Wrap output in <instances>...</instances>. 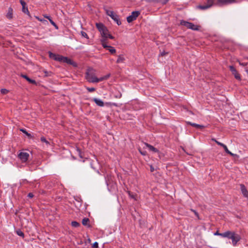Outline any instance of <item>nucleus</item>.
<instances>
[{
    "mask_svg": "<svg viewBox=\"0 0 248 248\" xmlns=\"http://www.w3.org/2000/svg\"><path fill=\"white\" fill-rule=\"evenodd\" d=\"M6 17L10 19L13 18V9L11 7L8 8V12L6 15Z\"/></svg>",
    "mask_w": 248,
    "mask_h": 248,
    "instance_id": "obj_16",
    "label": "nucleus"
},
{
    "mask_svg": "<svg viewBox=\"0 0 248 248\" xmlns=\"http://www.w3.org/2000/svg\"><path fill=\"white\" fill-rule=\"evenodd\" d=\"M77 150L78 151V153H79V155H80V156L81 157H82L81 155V151L79 150V148H77Z\"/></svg>",
    "mask_w": 248,
    "mask_h": 248,
    "instance_id": "obj_52",
    "label": "nucleus"
},
{
    "mask_svg": "<svg viewBox=\"0 0 248 248\" xmlns=\"http://www.w3.org/2000/svg\"><path fill=\"white\" fill-rule=\"evenodd\" d=\"M44 73H45V77H49V76H51V75H52V72H48L46 70H44Z\"/></svg>",
    "mask_w": 248,
    "mask_h": 248,
    "instance_id": "obj_29",
    "label": "nucleus"
},
{
    "mask_svg": "<svg viewBox=\"0 0 248 248\" xmlns=\"http://www.w3.org/2000/svg\"><path fill=\"white\" fill-rule=\"evenodd\" d=\"M107 15L111 17L115 22H116L118 25L121 24V22L120 21L119 16L115 14L113 11L108 10H106Z\"/></svg>",
    "mask_w": 248,
    "mask_h": 248,
    "instance_id": "obj_3",
    "label": "nucleus"
},
{
    "mask_svg": "<svg viewBox=\"0 0 248 248\" xmlns=\"http://www.w3.org/2000/svg\"><path fill=\"white\" fill-rule=\"evenodd\" d=\"M108 38H109L111 39H113L114 38V37L113 36H112L111 34H110L109 33L108 34Z\"/></svg>",
    "mask_w": 248,
    "mask_h": 248,
    "instance_id": "obj_45",
    "label": "nucleus"
},
{
    "mask_svg": "<svg viewBox=\"0 0 248 248\" xmlns=\"http://www.w3.org/2000/svg\"><path fill=\"white\" fill-rule=\"evenodd\" d=\"M109 76L110 75L108 74L100 78H97L95 76V70L92 68H88L86 72V79L88 81L92 83L98 82L106 80Z\"/></svg>",
    "mask_w": 248,
    "mask_h": 248,
    "instance_id": "obj_1",
    "label": "nucleus"
},
{
    "mask_svg": "<svg viewBox=\"0 0 248 248\" xmlns=\"http://www.w3.org/2000/svg\"><path fill=\"white\" fill-rule=\"evenodd\" d=\"M221 147H222L224 148V149L226 153H228L230 151L228 150L227 147L225 144H223V146H222Z\"/></svg>",
    "mask_w": 248,
    "mask_h": 248,
    "instance_id": "obj_36",
    "label": "nucleus"
},
{
    "mask_svg": "<svg viewBox=\"0 0 248 248\" xmlns=\"http://www.w3.org/2000/svg\"><path fill=\"white\" fill-rule=\"evenodd\" d=\"M71 225L74 227H78L80 226V224L76 221H73L71 222Z\"/></svg>",
    "mask_w": 248,
    "mask_h": 248,
    "instance_id": "obj_25",
    "label": "nucleus"
},
{
    "mask_svg": "<svg viewBox=\"0 0 248 248\" xmlns=\"http://www.w3.org/2000/svg\"><path fill=\"white\" fill-rule=\"evenodd\" d=\"M246 72H247V73L248 74V70H246Z\"/></svg>",
    "mask_w": 248,
    "mask_h": 248,
    "instance_id": "obj_53",
    "label": "nucleus"
},
{
    "mask_svg": "<svg viewBox=\"0 0 248 248\" xmlns=\"http://www.w3.org/2000/svg\"><path fill=\"white\" fill-rule=\"evenodd\" d=\"M140 12L139 11H134L132 12L131 15L127 17V21L130 23L136 19L137 17L140 15Z\"/></svg>",
    "mask_w": 248,
    "mask_h": 248,
    "instance_id": "obj_5",
    "label": "nucleus"
},
{
    "mask_svg": "<svg viewBox=\"0 0 248 248\" xmlns=\"http://www.w3.org/2000/svg\"><path fill=\"white\" fill-rule=\"evenodd\" d=\"M81 34L83 37H85L86 38H88V36L85 32L82 31H81Z\"/></svg>",
    "mask_w": 248,
    "mask_h": 248,
    "instance_id": "obj_35",
    "label": "nucleus"
},
{
    "mask_svg": "<svg viewBox=\"0 0 248 248\" xmlns=\"http://www.w3.org/2000/svg\"><path fill=\"white\" fill-rule=\"evenodd\" d=\"M20 2L22 5V7L24 6H26V3L23 0H20Z\"/></svg>",
    "mask_w": 248,
    "mask_h": 248,
    "instance_id": "obj_41",
    "label": "nucleus"
},
{
    "mask_svg": "<svg viewBox=\"0 0 248 248\" xmlns=\"http://www.w3.org/2000/svg\"><path fill=\"white\" fill-rule=\"evenodd\" d=\"M20 131L26 134L29 139H32L33 136L29 133H28L26 129L23 128L20 129Z\"/></svg>",
    "mask_w": 248,
    "mask_h": 248,
    "instance_id": "obj_19",
    "label": "nucleus"
},
{
    "mask_svg": "<svg viewBox=\"0 0 248 248\" xmlns=\"http://www.w3.org/2000/svg\"><path fill=\"white\" fill-rule=\"evenodd\" d=\"M124 57H123L121 56H119L116 62H117V63H120V62H123L124 61Z\"/></svg>",
    "mask_w": 248,
    "mask_h": 248,
    "instance_id": "obj_27",
    "label": "nucleus"
},
{
    "mask_svg": "<svg viewBox=\"0 0 248 248\" xmlns=\"http://www.w3.org/2000/svg\"><path fill=\"white\" fill-rule=\"evenodd\" d=\"M181 24L185 26L188 29H192L193 30H198V26L194 25L192 23L185 21H182L181 22Z\"/></svg>",
    "mask_w": 248,
    "mask_h": 248,
    "instance_id": "obj_4",
    "label": "nucleus"
},
{
    "mask_svg": "<svg viewBox=\"0 0 248 248\" xmlns=\"http://www.w3.org/2000/svg\"><path fill=\"white\" fill-rule=\"evenodd\" d=\"M22 10L23 13L27 14L30 17H31V16L30 15V12L28 10L27 6H23Z\"/></svg>",
    "mask_w": 248,
    "mask_h": 248,
    "instance_id": "obj_20",
    "label": "nucleus"
},
{
    "mask_svg": "<svg viewBox=\"0 0 248 248\" xmlns=\"http://www.w3.org/2000/svg\"><path fill=\"white\" fill-rule=\"evenodd\" d=\"M108 33V31L106 27L104 28L101 31H100V34L103 38H107Z\"/></svg>",
    "mask_w": 248,
    "mask_h": 248,
    "instance_id": "obj_9",
    "label": "nucleus"
},
{
    "mask_svg": "<svg viewBox=\"0 0 248 248\" xmlns=\"http://www.w3.org/2000/svg\"><path fill=\"white\" fill-rule=\"evenodd\" d=\"M227 154L231 155V156H236V157L238 156V155H237L234 154L232 153V152H231L230 151H229Z\"/></svg>",
    "mask_w": 248,
    "mask_h": 248,
    "instance_id": "obj_42",
    "label": "nucleus"
},
{
    "mask_svg": "<svg viewBox=\"0 0 248 248\" xmlns=\"http://www.w3.org/2000/svg\"><path fill=\"white\" fill-rule=\"evenodd\" d=\"M195 214V215L197 216V217H198L199 216V215H198V213L195 210H191Z\"/></svg>",
    "mask_w": 248,
    "mask_h": 248,
    "instance_id": "obj_49",
    "label": "nucleus"
},
{
    "mask_svg": "<svg viewBox=\"0 0 248 248\" xmlns=\"http://www.w3.org/2000/svg\"><path fill=\"white\" fill-rule=\"evenodd\" d=\"M214 0H207L206 5L208 6L209 8L213 5Z\"/></svg>",
    "mask_w": 248,
    "mask_h": 248,
    "instance_id": "obj_24",
    "label": "nucleus"
},
{
    "mask_svg": "<svg viewBox=\"0 0 248 248\" xmlns=\"http://www.w3.org/2000/svg\"><path fill=\"white\" fill-rule=\"evenodd\" d=\"M16 234L19 235V236H22V237H24V233L20 230H18L16 231Z\"/></svg>",
    "mask_w": 248,
    "mask_h": 248,
    "instance_id": "obj_28",
    "label": "nucleus"
},
{
    "mask_svg": "<svg viewBox=\"0 0 248 248\" xmlns=\"http://www.w3.org/2000/svg\"><path fill=\"white\" fill-rule=\"evenodd\" d=\"M221 236L227 237L232 240V243L233 246H235L237 242L241 239V236L238 234L234 232L228 231L223 233H221Z\"/></svg>",
    "mask_w": 248,
    "mask_h": 248,
    "instance_id": "obj_2",
    "label": "nucleus"
},
{
    "mask_svg": "<svg viewBox=\"0 0 248 248\" xmlns=\"http://www.w3.org/2000/svg\"><path fill=\"white\" fill-rule=\"evenodd\" d=\"M90 220L88 218L85 217L82 220V223L84 226H87L88 228L91 227V225L89 224Z\"/></svg>",
    "mask_w": 248,
    "mask_h": 248,
    "instance_id": "obj_13",
    "label": "nucleus"
},
{
    "mask_svg": "<svg viewBox=\"0 0 248 248\" xmlns=\"http://www.w3.org/2000/svg\"><path fill=\"white\" fill-rule=\"evenodd\" d=\"M221 233H219L218 231H217V232L215 233V235H220V236H221Z\"/></svg>",
    "mask_w": 248,
    "mask_h": 248,
    "instance_id": "obj_48",
    "label": "nucleus"
},
{
    "mask_svg": "<svg viewBox=\"0 0 248 248\" xmlns=\"http://www.w3.org/2000/svg\"><path fill=\"white\" fill-rule=\"evenodd\" d=\"M127 192H128L129 196L131 198L134 199V200H136V196H137L136 195L133 194L130 191H128Z\"/></svg>",
    "mask_w": 248,
    "mask_h": 248,
    "instance_id": "obj_30",
    "label": "nucleus"
},
{
    "mask_svg": "<svg viewBox=\"0 0 248 248\" xmlns=\"http://www.w3.org/2000/svg\"><path fill=\"white\" fill-rule=\"evenodd\" d=\"M21 77L25 78L29 83L37 85V83L35 80L31 79L27 75L21 74Z\"/></svg>",
    "mask_w": 248,
    "mask_h": 248,
    "instance_id": "obj_10",
    "label": "nucleus"
},
{
    "mask_svg": "<svg viewBox=\"0 0 248 248\" xmlns=\"http://www.w3.org/2000/svg\"><path fill=\"white\" fill-rule=\"evenodd\" d=\"M33 196H34V195L32 193H29L28 195V197L29 198H33Z\"/></svg>",
    "mask_w": 248,
    "mask_h": 248,
    "instance_id": "obj_44",
    "label": "nucleus"
},
{
    "mask_svg": "<svg viewBox=\"0 0 248 248\" xmlns=\"http://www.w3.org/2000/svg\"><path fill=\"white\" fill-rule=\"evenodd\" d=\"M227 154L231 155V156H236V157L238 156V155H237L234 154L232 153V152H231L230 151H229Z\"/></svg>",
    "mask_w": 248,
    "mask_h": 248,
    "instance_id": "obj_43",
    "label": "nucleus"
},
{
    "mask_svg": "<svg viewBox=\"0 0 248 248\" xmlns=\"http://www.w3.org/2000/svg\"><path fill=\"white\" fill-rule=\"evenodd\" d=\"M49 21L50 23L56 29H58V26L56 25V24L51 19H49Z\"/></svg>",
    "mask_w": 248,
    "mask_h": 248,
    "instance_id": "obj_33",
    "label": "nucleus"
},
{
    "mask_svg": "<svg viewBox=\"0 0 248 248\" xmlns=\"http://www.w3.org/2000/svg\"><path fill=\"white\" fill-rule=\"evenodd\" d=\"M48 53H49V57L50 58L54 60H55L56 59V57H57V55L54 54L50 51H49Z\"/></svg>",
    "mask_w": 248,
    "mask_h": 248,
    "instance_id": "obj_21",
    "label": "nucleus"
},
{
    "mask_svg": "<svg viewBox=\"0 0 248 248\" xmlns=\"http://www.w3.org/2000/svg\"><path fill=\"white\" fill-rule=\"evenodd\" d=\"M187 124H189V125H191V126H192L193 127H196L197 128H203L204 127V125L196 124L195 123H192L189 122H187Z\"/></svg>",
    "mask_w": 248,
    "mask_h": 248,
    "instance_id": "obj_15",
    "label": "nucleus"
},
{
    "mask_svg": "<svg viewBox=\"0 0 248 248\" xmlns=\"http://www.w3.org/2000/svg\"><path fill=\"white\" fill-rule=\"evenodd\" d=\"M197 8L199 9H200L201 10H205L207 8H209L208 6L206 4L204 5H198V6H197Z\"/></svg>",
    "mask_w": 248,
    "mask_h": 248,
    "instance_id": "obj_23",
    "label": "nucleus"
},
{
    "mask_svg": "<svg viewBox=\"0 0 248 248\" xmlns=\"http://www.w3.org/2000/svg\"><path fill=\"white\" fill-rule=\"evenodd\" d=\"M105 48H106L107 50L109 51V52L111 54H114L116 52V49L112 46H105Z\"/></svg>",
    "mask_w": 248,
    "mask_h": 248,
    "instance_id": "obj_17",
    "label": "nucleus"
},
{
    "mask_svg": "<svg viewBox=\"0 0 248 248\" xmlns=\"http://www.w3.org/2000/svg\"><path fill=\"white\" fill-rule=\"evenodd\" d=\"M212 140L216 142L218 145L221 146H223V143L217 141L215 139H212Z\"/></svg>",
    "mask_w": 248,
    "mask_h": 248,
    "instance_id": "obj_37",
    "label": "nucleus"
},
{
    "mask_svg": "<svg viewBox=\"0 0 248 248\" xmlns=\"http://www.w3.org/2000/svg\"><path fill=\"white\" fill-rule=\"evenodd\" d=\"M19 158L23 162H25L28 159L29 154L25 152H21L18 155Z\"/></svg>",
    "mask_w": 248,
    "mask_h": 248,
    "instance_id": "obj_7",
    "label": "nucleus"
},
{
    "mask_svg": "<svg viewBox=\"0 0 248 248\" xmlns=\"http://www.w3.org/2000/svg\"><path fill=\"white\" fill-rule=\"evenodd\" d=\"M166 54H168L167 52H166L165 51H164L163 52H162L160 54V55L161 56H164V55H165Z\"/></svg>",
    "mask_w": 248,
    "mask_h": 248,
    "instance_id": "obj_46",
    "label": "nucleus"
},
{
    "mask_svg": "<svg viewBox=\"0 0 248 248\" xmlns=\"http://www.w3.org/2000/svg\"><path fill=\"white\" fill-rule=\"evenodd\" d=\"M145 145L146 146V147H147L150 150L153 151V152H156V153H159V151H158V150L155 148L154 146H153L152 145L147 143H144Z\"/></svg>",
    "mask_w": 248,
    "mask_h": 248,
    "instance_id": "obj_12",
    "label": "nucleus"
},
{
    "mask_svg": "<svg viewBox=\"0 0 248 248\" xmlns=\"http://www.w3.org/2000/svg\"><path fill=\"white\" fill-rule=\"evenodd\" d=\"M40 140L42 142H45L46 144H49V142L44 137H42Z\"/></svg>",
    "mask_w": 248,
    "mask_h": 248,
    "instance_id": "obj_32",
    "label": "nucleus"
},
{
    "mask_svg": "<svg viewBox=\"0 0 248 248\" xmlns=\"http://www.w3.org/2000/svg\"><path fill=\"white\" fill-rule=\"evenodd\" d=\"M35 17L36 19H37L40 21L44 23L48 24V22L47 21V20H46L45 19H41L38 16H35Z\"/></svg>",
    "mask_w": 248,
    "mask_h": 248,
    "instance_id": "obj_31",
    "label": "nucleus"
},
{
    "mask_svg": "<svg viewBox=\"0 0 248 248\" xmlns=\"http://www.w3.org/2000/svg\"><path fill=\"white\" fill-rule=\"evenodd\" d=\"M106 39L107 38H103L101 40V44H102V46H103V47L105 48V46H108V45H107V43L106 42Z\"/></svg>",
    "mask_w": 248,
    "mask_h": 248,
    "instance_id": "obj_26",
    "label": "nucleus"
},
{
    "mask_svg": "<svg viewBox=\"0 0 248 248\" xmlns=\"http://www.w3.org/2000/svg\"><path fill=\"white\" fill-rule=\"evenodd\" d=\"M96 27L100 32L104 28L106 27L102 23H96Z\"/></svg>",
    "mask_w": 248,
    "mask_h": 248,
    "instance_id": "obj_18",
    "label": "nucleus"
},
{
    "mask_svg": "<svg viewBox=\"0 0 248 248\" xmlns=\"http://www.w3.org/2000/svg\"><path fill=\"white\" fill-rule=\"evenodd\" d=\"M63 62H65V63H66L70 65H71L73 66L74 67L77 66V64L75 62H74L73 60L68 58V57H64V58H63Z\"/></svg>",
    "mask_w": 248,
    "mask_h": 248,
    "instance_id": "obj_8",
    "label": "nucleus"
},
{
    "mask_svg": "<svg viewBox=\"0 0 248 248\" xmlns=\"http://www.w3.org/2000/svg\"><path fill=\"white\" fill-rule=\"evenodd\" d=\"M93 101L96 103V104L100 107H103L104 105V102L97 98H94L93 99Z\"/></svg>",
    "mask_w": 248,
    "mask_h": 248,
    "instance_id": "obj_14",
    "label": "nucleus"
},
{
    "mask_svg": "<svg viewBox=\"0 0 248 248\" xmlns=\"http://www.w3.org/2000/svg\"><path fill=\"white\" fill-rule=\"evenodd\" d=\"M150 170L151 172H153L154 171V167L152 166L150 167Z\"/></svg>",
    "mask_w": 248,
    "mask_h": 248,
    "instance_id": "obj_51",
    "label": "nucleus"
},
{
    "mask_svg": "<svg viewBox=\"0 0 248 248\" xmlns=\"http://www.w3.org/2000/svg\"><path fill=\"white\" fill-rule=\"evenodd\" d=\"M87 90L89 92H94L95 90V89L94 88H87Z\"/></svg>",
    "mask_w": 248,
    "mask_h": 248,
    "instance_id": "obj_39",
    "label": "nucleus"
},
{
    "mask_svg": "<svg viewBox=\"0 0 248 248\" xmlns=\"http://www.w3.org/2000/svg\"><path fill=\"white\" fill-rule=\"evenodd\" d=\"M0 92L2 94H5L9 92V91L6 89H1L0 90Z\"/></svg>",
    "mask_w": 248,
    "mask_h": 248,
    "instance_id": "obj_34",
    "label": "nucleus"
},
{
    "mask_svg": "<svg viewBox=\"0 0 248 248\" xmlns=\"http://www.w3.org/2000/svg\"><path fill=\"white\" fill-rule=\"evenodd\" d=\"M63 58H64L63 56L60 55H57V57H56V59L55 60L56 61H58L59 62H63Z\"/></svg>",
    "mask_w": 248,
    "mask_h": 248,
    "instance_id": "obj_22",
    "label": "nucleus"
},
{
    "mask_svg": "<svg viewBox=\"0 0 248 248\" xmlns=\"http://www.w3.org/2000/svg\"><path fill=\"white\" fill-rule=\"evenodd\" d=\"M239 64L241 65H243V66H246L247 65V63H241V62H239Z\"/></svg>",
    "mask_w": 248,
    "mask_h": 248,
    "instance_id": "obj_50",
    "label": "nucleus"
},
{
    "mask_svg": "<svg viewBox=\"0 0 248 248\" xmlns=\"http://www.w3.org/2000/svg\"><path fill=\"white\" fill-rule=\"evenodd\" d=\"M139 151L142 155H146V151H142L140 148L139 149Z\"/></svg>",
    "mask_w": 248,
    "mask_h": 248,
    "instance_id": "obj_40",
    "label": "nucleus"
},
{
    "mask_svg": "<svg viewBox=\"0 0 248 248\" xmlns=\"http://www.w3.org/2000/svg\"><path fill=\"white\" fill-rule=\"evenodd\" d=\"M218 2L222 5H226L236 2V0H218Z\"/></svg>",
    "mask_w": 248,
    "mask_h": 248,
    "instance_id": "obj_11",
    "label": "nucleus"
},
{
    "mask_svg": "<svg viewBox=\"0 0 248 248\" xmlns=\"http://www.w3.org/2000/svg\"><path fill=\"white\" fill-rule=\"evenodd\" d=\"M44 17L48 19L49 20V19H51L49 16H47L46 15H44Z\"/></svg>",
    "mask_w": 248,
    "mask_h": 248,
    "instance_id": "obj_47",
    "label": "nucleus"
},
{
    "mask_svg": "<svg viewBox=\"0 0 248 248\" xmlns=\"http://www.w3.org/2000/svg\"><path fill=\"white\" fill-rule=\"evenodd\" d=\"M98 247V244L97 242H94L92 245V248H97Z\"/></svg>",
    "mask_w": 248,
    "mask_h": 248,
    "instance_id": "obj_38",
    "label": "nucleus"
},
{
    "mask_svg": "<svg viewBox=\"0 0 248 248\" xmlns=\"http://www.w3.org/2000/svg\"><path fill=\"white\" fill-rule=\"evenodd\" d=\"M229 69H230V70L231 71L232 74L234 76L235 78L236 79H237L238 80H241V77H240L239 74L238 73V72H237V71L236 70V69L233 66H232V65L229 66Z\"/></svg>",
    "mask_w": 248,
    "mask_h": 248,
    "instance_id": "obj_6",
    "label": "nucleus"
}]
</instances>
